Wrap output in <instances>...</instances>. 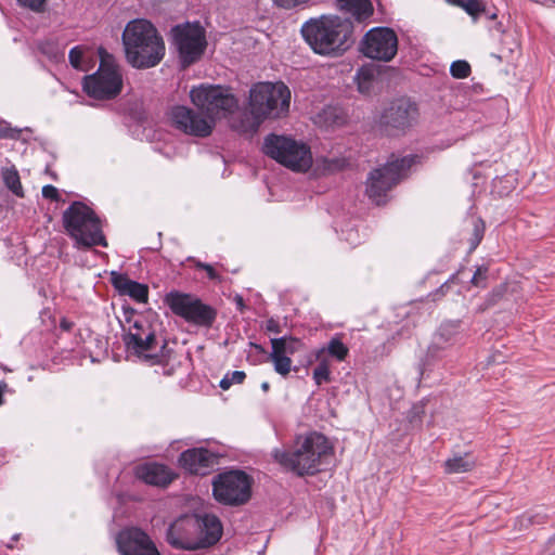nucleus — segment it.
Here are the masks:
<instances>
[{
  "instance_id": "4c0bfd02",
  "label": "nucleus",
  "mask_w": 555,
  "mask_h": 555,
  "mask_svg": "<svg viewBox=\"0 0 555 555\" xmlns=\"http://www.w3.org/2000/svg\"><path fill=\"white\" fill-rule=\"evenodd\" d=\"M20 130L10 128L5 122H0V138L16 139Z\"/></svg>"
},
{
  "instance_id": "5701e85b",
  "label": "nucleus",
  "mask_w": 555,
  "mask_h": 555,
  "mask_svg": "<svg viewBox=\"0 0 555 555\" xmlns=\"http://www.w3.org/2000/svg\"><path fill=\"white\" fill-rule=\"evenodd\" d=\"M459 332V321L443 322L435 336L434 343L428 347V357H435L439 350H442L447 346L451 345Z\"/></svg>"
},
{
  "instance_id": "79ce46f5",
  "label": "nucleus",
  "mask_w": 555,
  "mask_h": 555,
  "mask_svg": "<svg viewBox=\"0 0 555 555\" xmlns=\"http://www.w3.org/2000/svg\"><path fill=\"white\" fill-rule=\"evenodd\" d=\"M60 326L64 331H69L73 327V323L66 319H62Z\"/></svg>"
},
{
  "instance_id": "6ab92c4d",
  "label": "nucleus",
  "mask_w": 555,
  "mask_h": 555,
  "mask_svg": "<svg viewBox=\"0 0 555 555\" xmlns=\"http://www.w3.org/2000/svg\"><path fill=\"white\" fill-rule=\"evenodd\" d=\"M117 545L121 555H159L147 534L137 528L121 531Z\"/></svg>"
},
{
  "instance_id": "a18cd8bd",
  "label": "nucleus",
  "mask_w": 555,
  "mask_h": 555,
  "mask_svg": "<svg viewBox=\"0 0 555 555\" xmlns=\"http://www.w3.org/2000/svg\"><path fill=\"white\" fill-rule=\"evenodd\" d=\"M413 412H414L415 416L420 417L421 414L424 413L423 405H414Z\"/></svg>"
},
{
  "instance_id": "72a5a7b5",
  "label": "nucleus",
  "mask_w": 555,
  "mask_h": 555,
  "mask_svg": "<svg viewBox=\"0 0 555 555\" xmlns=\"http://www.w3.org/2000/svg\"><path fill=\"white\" fill-rule=\"evenodd\" d=\"M459 7L463 8L469 15L475 18L480 12L485 10L480 0H463Z\"/></svg>"
},
{
  "instance_id": "a211bd4d",
  "label": "nucleus",
  "mask_w": 555,
  "mask_h": 555,
  "mask_svg": "<svg viewBox=\"0 0 555 555\" xmlns=\"http://www.w3.org/2000/svg\"><path fill=\"white\" fill-rule=\"evenodd\" d=\"M270 360L273 363L274 371L281 376H287L292 371V359L291 356L298 352L304 348V344L300 339L284 336L280 338H272Z\"/></svg>"
},
{
  "instance_id": "de8ad7c7",
  "label": "nucleus",
  "mask_w": 555,
  "mask_h": 555,
  "mask_svg": "<svg viewBox=\"0 0 555 555\" xmlns=\"http://www.w3.org/2000/svg\"><path fill=\"white\" fill-rule=\"evenodd\" d=\"M235 301H236L238 308L242 310L244 308L243 298L241 296H236Z\"/></svg>"
},
{
  "instance_id": "58836bf2",
  "label": "nucleus",
  "mask_w": 555,
  "mask_h": 555,
  "mask_svg": "<svg viewBox=\"0 0 555 555\" xmlns=\"http://www.w3.org/2000/svg\"><path fill=\"white\" fill-rule=\"evenodd\" d=\"M278 7L284 9H292L297 5L306 3L308 0H272Z\"/></svg>"
},
{
  "instance_id": "dca6fc26",
  "label": "nucleus",
  "mask_w": 555,
  "mask_h": 555,
  "mask_svg": "<svg viewBox=\"0 0 555 555\" xmlns=\"http://www.w3.org/2000/svg\"><path fill=\"white\" fill-rule=\"evenodd\" d=\"M418 119V108L408 99L391 102L380 116V126L390 134H398L413 127Z\"/></svg>"
},
{
  "instance_id": "7ed1b4c3",
  "label": "nucleus",
  "mask_w": 555,
  "mask_h": 555,
  "mask_svg": "<svg viewBox=\"0 0 555 555\" xmlns=\"http://www.w3.org/2000/svg\"><path fill=\"white\" fill-rule=\"evenodd\" d=\"M221 534L222 526L215 515H185L169 527L167 541L176 548L197 550L217 543Z\"/></svg>"
},
{
  "instance_id": "393cba45",
  "label": "nucleus",
  "mask_w": 555,
  "mask_h": 555,
  "mask_svg": "<svg viewBox=\"0 0 555 555\" xmlns=\"http://www.w3.org/2000/svg\"><path fill=\"white\" fill-rule=\"evenodd\" d=\"M349 349L341 341L340 338L334 337L332 338L326 347H322L315 351V359L321 360L324 358L325 353H328L331 357L335 358L337 361H344L348 356Z\"/></svg>"
},
{
  "instance_id": "5fc2aeb1",
  "label": "nucleus",
  "mask_w": 555,
  "mask_h": 555,
  "mask_svg": "<svg viewBox=\"0 0 555 555\" xmlns=\"http://www.w3.org/2000/svg\"><path fill=\"white\" fill-rule=\"evenodd\" d=\"M496 30H498V31H501V33H503V31H504V30H503V28H502V24H501V23H499V24L496 25Z\"/></svg>"
},
{
  "instance_id": "b1692460",
  "label": "nucleus",
  "mask_w": 555,
  "mask_h": 555,
  "mask_svg": "<svg viewBox=\"0 0 555 555\" xmlns=\"http://www.w3.org/2000/svg\"><path fill=\"white\" fill-rule=\"evenodd\" d=\"M340 10L354 16L357 20H365L373 13L370 0H336Z\"/></svg>"
},
{
  "instance_id": "20e7f679",
  "label": "nucleus",
  "mask_w": 555,
  "mask_h": 555,
  "mask_svg": "<svg viewBox=\"0 0 555 555\" xmlns=\"http://www.w3.org/2000/svg\"><path fill=\"white\" fill-rule=\"evenodd\" d=\"M352 25L338 16H321L306 22L301 34L312 50L322 55H339L349 47Z\"/></svg>"
},
{
  "instance_id": "0eeeda50",
  "label": "nucleus",
  "mask_w": 555,
  "mask_h": 555,
  "mask_svg": "<svg viewBox=\"0 0 555 555\" xmlns=\"http://www.w3.org/2000/svg\"><path fill=\"white\" fill-rule=\"evenodd\" d=\"M266 155L297 172H306L312 165V155L307 144L289 137L271 134L263 143Z\"/></svg>"
},
{
  "instance_id": "ea45409f",
  "label": "nucleus",
  "mask_w": 555,
  "mask_h": 555,
  "mask_svg": "<svg viewBox=\"0 0 555 555\" xmlns=\"http://www.w3.org/2000/svg\"><path fill=\"white\" fill-rule=\"evenodd\" d=\"M42 196L44 198L57 201L59 199V190L51 184L44 185L42 188Z\"/></svg>"
},
{
  "instance_id": "6e6552de",
  "label": "nucleus",
  "mask_w": 555,
  "mask_h": 555,
  "mask_svg": "<svg viewBox=\"0 0 555 555\" xmlns=\"http://www.w3.org/2000/svg\"><path fill=\"white\" fill-rule=\"evenodd\" d=\"M127 350L139 360L150 365L160 364L164 353L158 351L164 348L156 340L155 331L152 324L143 317H138L129 326L124 337Z\"/></svg>"
},
{
  "instance_id": "473e14b6",
  "label": "nucleus",
  "mask_w": 555,
  "mask_h": 555,
  "mask_svg": "<svg viewBox=\"0 0 555 555\" xmlns=\"http://www.w3.org/2000/svg\"><path fill=\"white\" fill-rule=\"evenodd\" d=\"M246 375L243 371H233L228 373L221 380L220 387L224 390L229 389L233 384H241Z\"/></svg>"
},
{
  "instance_id": "2f4dec72",
  "label": "nucleus",
  "mask_w": 555,
  "mask_h": 555,
  "mask_svg": "<svg viewBox=\"0 0 555 555\" xmlns=\"http://www.w3.org/2000/svg\"><path fill=\"white\" fill-rule=\"evenodd\" d=\"M450 73L454 78H466L470 74V65L466 61H455L450 66Z\"/></svg>"
},
{
  "instance_id": "c03bdc74",
  "label": "nucleus",
  "mask_w": 555,
  "mask_h": 555,
  "mask_svg": "<svg viewBox=\"0 0 555 555\" xmlns=\"http://www.w3.org/2000/svg\"><path fill=\"white\" fill-rule=\"evenodd\" d=\"M18 539H20V534H18V533L14 534V535L11 538V541H10L9 543H7V544H5V546H7L8 548H13L14 543H15V542H17V541H18Z\"/></svg>"
},
{
  "instance_id": "1a4fd4ad",
  "label": "nucleus",
  "mask_w": 555,
  "mask_h": 555,
  "mask_svg": "<svg viewBox=\"0 0 555 555\" xmlns=\"http://www.w3.org/2000/svg\"><path fill=\"white\" fill-rule=\"evenodd\" d=\"M101 63L96 73L87 76L83 81V89L91 98L109 100L117 96L122 88V76L120 68L115 64L112 56L100 50Z\"/></svg>"
},
{
  "instance_id": "39448f33",
  "label": "nucleus",
  "mask_w": 555,
  "mask_h": 555,
  "mask_svg": "<svg viewBox=\"0 0 555 555\" xmlns=\"http://www.w3.org/2000/svg\"><path fill=\"white\" fill-rule=\"evenodd\" d=\"M63 225L78 247L107 246L100 219L81 202H74L63 212Z\"/></svg>"
},
{
  "instance_id": "7c9ffc66",
  "label": "nucleus",
  "mask_w": 555,
  "mask_h": 555,
  "mask_svg": "<svg viewBox=\"0 0 555 555\" xmlns=\"http://www.w3.org/2000/svg\"><path fill=\"white\" fill-rule=\"evenodd\" d=\"M69 63L79 70H87L85 62V50L81 47H74L68 54Z\"/></svg>"
},
{
  "instance_id": "aec40b11",
  "label": "nucleus",
  "mask_w": 555,
  "mask_h": 555,
  "mask_svg": "<svg viewBox=\"0 0 555 555\" xmlns=\"http://www.w3.org/2000/svg\"><path fill=\"white\" fill-rule=\"evenodd\" d=\"M217 463V455L205 448L189 449L179 457L181 467L195 475L209 474Z\"/></svg>"
},
{
  "instance_id": "c756f323",
  "label": "nucleus",
  "mask_w": 555,
  "mask_h": 555,
  "mask_svg": "<svg viewBox=\"0 0 555 555\" xmlns=\"http://www.w3.org/2000/svg\"><path fill=\"white\" fill-rule=\"evenodd\" d=\"M319 364L313 370V379L317 385H322L331 379L330 363L325 358L318 360Z\"/></svg>"
},
{
  "instance_id": "f03ea898",
  "label": "nucleus",
  "mask_w": 555,
  "mask_h": 555,
  "mask_svg": "<svg viewBox=\"0 0 555 555\" xmlns=\"http://www.w3.org/2000/svg\"><path fill=\"white\" fill-rule=\"evenodd\" d=\"M126 57L135 68L156 66L165 55V43L156 28L146 20H134L122 33Z\"/></svg>"
},
{
  "instance_id": "4d7b16f0",
  "label": "nucleus",
  "mask_w": 555,
  "mask_h": 555,
  "mask_svg": "<svg viewBox=\"0 0 555 555\" xmlns=\"http://www.w3.org/2000/svg\"><path fill=\"white\" fill-rule=\"evenodd\" d=\"M2 404H3V398H2V396H0V405H2Z\"/></svg>"
},
{
  "instance_id": "cd10ccee",
  "label": "nucleus",
  "mask_w": 555,
  "mask_h": 555,
  "mask_svg": "<svg viewBox=\"0 0 555 555\" xmlns=\"http://www.w3.org/2000/svg\"><path fill=\"white\" fill-rule=\"evenodd\" d=\"M375 75L376 72L371 66H362L358 69L356 80L358 83V90L361 93H369L371 91Z\"/></svg>"
},
{
  "instance_id": "9b49d317",
  "label": "nucleus",
  "mask_w": 555,
  "mask_h": 555,
  "mask_svg": "<svg viewBox=\"0 0 555 555\" xmlns=\"http://www.w3.org/2000/svg\"><path fill=\"white\" fill-rule=\"evenodd\" d=\"M192 103L205 112L207 118H215L233 112L237 101L227 88L221 86L201 85L191 90Z\"/></svg>"
},
{
  "instance_id": "2eb2a0df",
  "label": "nucleus",
  "mask_w": 555,
  "mask_h": 555,
  "mask_svg": "<svg viewBox=\"0 0 555 555\" xmlns=\"http://www.w3.org/2000/svg\"><path fill=\"white\" fill-rule=\"evenodd\" d=\"M361 51L366 57L388 62L397 54L398 37L390 28H372L362 39Z\"/></svg>"
},
{
  "instance_id": "c85d7f7f",
  "label": "nucleus",
  "mask_w": 555,
  "mask_h": 555,
  "mask_svg": "<svg viewBox=\"0 0 555 555\" xmlns=\"http://www.w3.org/2000/svg\"><path fill=\"white\" fill-rule=\"evenodd\" d=\"M2 178L5 186L15 195L23 196V188L20 180V175L14 167L5 168L2 170Z\"/></svg>"
},
{
  "instance_id": "423d86ee",
  "label": "nucleus",
  "mask_w": 555,
  "mask_h": 555,
  "mask_svg": "<svg viewBox=\"0 0 555 555\" xmlns=\"http://www.w3.org/2000/svg\"><path fill=\"white\" fill-rule=\"evenodd\" d=\"M291 91L283 82H258L249 91V111L257 121L287 114Z\"/></svg>"
},
{
  "instance_id": "f704fd0d",
  "label": "nucleus",
  "mask_w": 555,
  "mask_h": 555,
  "mask_svg": "<svg viewBox=\"0 0 555 555\" xmlns=\"http://www.w3.org/2000/svg\"><path fill=\"white\" fill-rule=\"evenodd\" d=\"M17 2L34 12H42L46 8L47 0H17Z\"/></svg>"
},
{
  "instance_id": "4468645a",
  "label": "nucleus",
  "mask_w": 555,
  "mask_h": 555,
  "mask_svg": "<svg viewBox=\"0 0 555 555\" xmlns=\"http://www.w3.org/2000/svg\"><path fill=\"white\" fill-rule=\"evenodd\" d=\"M215 499L227 505H240L250 496V480L240 470H231L217 476L212 482Z\"/></svg>"
},
{
  "instance_id": "13d9d810",
  "label": "nucleus",
  "mask_w": 555,
  "mask_h": 555,
  "mask_svg": "<svg viewBox=\"0 0 555 555\" xmlns=\"http://www.w3.org/2000/svg\"><path fill=\"white\" fill-rule=\"evenodd\" d=\"M446 286H447V284L441 285L440 291H442Z\"/></svg>"
},
{
  "instance_id": "603ef678",
  "label": "nucleus",
  "mask_w": 555,
  "mask_h": 555,
  "mask_svg": "<svg viewBox=\"0 0 555 555\" xmlns=\"http://www.w3.org/2000/svg\"><path fill=\"white\" fill-rule=\"evenodd\" d=\"M424 365H425V364H421V365H420V375H421V377H423L424 372H425Z\"/></svg>"
},
{
  "instance_id": "3c124183",
  "label": "nucleus",
  "mask_w": 555,
  "mask_h": 555,
  "mask_svg": "<svg viewBox=\"0 0 555 555\" xmlns=\"http://www.w3.org/2000/svg\"><path fill=\"white\" fill-rule=\"evenodd\" d=\"M52 59L57 60L60 56H63V53L54 52L50 55Z\"/></svg>"
},
{
  "instance_id": "8fccbe9b",
  "label": "nucleus",
  "mask_w": 555,
  "mask_h": 555,
  "mask_svg": "<svg viewBox=\"0 0 555 555\" xmlns=\"http://www.w3.org/2000/svg\"><path fill=\"white\" fill-rule=\"evenodd\" d=\"M269 388H270V385H269V383H268V382H263V383L261 384V389H262L263 391H268V390H269Z\"/></svg>"
},
{
  "instance_id": "c9c22d12",
  "label": "nucleus",
  "mask_w": 555,
  "mask_h": 555,
  "mask_svg": "<svg viewBox=\"0 0 555 555\" xmlns=\"http://www.w3.org/2000/svg\"><path fill=\"white\" fill-rule=\"evenodd\" d=\"M194 264L197 269L205 270L210 280L218 281V282L221 281L220 275L216 272L215 268L211 264H208V263H205V262H202L198 260L194 261Z\"/></svg>"
},
{
  "instance_id": "09e8293b",
  "label": "nucleus",
  "mask_w": 555,
  "mask_h": 555,
  "mask_svg": "<svg viewBox=\"0 0 555 555\" xmlns=\"http://www.w3.org/2000/svg\"><path fill=\"white\" fill-rule=\"evenodd\" d=\"M448 3L450 4H453V5H460V3H462L463 0H446Z\"/></svg>"
},
{
  "instance_id": "bb28decb",
  "label": "nucleus",
  "mask_w": 555,
  "mask_h": 555,
  "mask_svg": "<svg viewBox=\"0 0 555 555\" xmlns=\"http://www.w3.org/2000/svg\"><path fill=\"white\" fill-rule=\"evenodd\" d=\"M317 122L324 127H333L344 122L341 109L333 106L325 107L318 116Z\"/></svg>"
},
{
  "instance_id": "864d4df0",
  "label": "nucleus",
  "mask_w": 555,
  "mask_h": 555,
  "mask_svg": "<svg viewBox=\"0 0 555 555\" xmlns=\"http://www.w3.org/2000/svg\"><path fill=\"white\" fill-rule=\"evenodd\" d=\"M346 240L351 243V244H356V241L351 237V234H349Z\"/></svg>"
},
{
  "instance_id": "a19ab883",
  "label": "nucleus",
  "mask_w": 555,
  "mask_h": 555,
  "mask_svg": "<svg viewBox=\"0 0 555 555\" xmlns=\"http://www.w3.org/2000/svg\"><path fill=\"white\" fill-rule=\"evenodd\" d=\"M267 330H268L269 332L279 333V331H280V330H279V324H278L274 320H272V319H271V320H269V321L267 322Z\"/></svg>"
},
{
  "instance_id": "37998d69",
  "label": "nucleus",
  "mask_w": 555,
  "mask_h": 555,
  "mask_svg": "<svg viewBox=\"0 0 555 555\" xmlns=\"http://www.w3.org/2000/svg\"><path fill=\"white\" fill-rule=\"evenodd\" d=\"M520 529L527 528L531 519L529 517L522 516L519 518Z\"/></svg>"
},
{
  "instance_id": "4be33fe9",
  "label": "nucleus",
  "mask_w": 555,
  "mask_h": 555,
  "mask_svg": "<svg viewBox=\"0 0 555 555\" xmlns=\"http://www.w3.org/2000/svg\"><path fill=\"white\" fill-rule=\"evenodd\" d=\"M112 281L115 288L122 295H128L138 302H146L149 296L147 286L134 282L125 275L112 273Z\"/></svg>"
},
{
  "instance_id": "f257e3e1",
  "label": "nucleus",
  "mask_w": 555,
  "mask_h": 555,
  "mask_svg": "<svg viewBox=\"0 0 555 555\" xmlns=\"http://www.w3.org/2000/svg\"><path fill=\"white\" fill-rule=\"evenodd\" d=\"M331 451L332 447L326 437L312 431L296 438L293 452L275 449L272 456L284 468L304 476L321 470Z\"/></svg>"
},
{
  "instance_id": "49530a36",
  "label": "nucleus",
  "mask_w": 555,
  "mask_h": 555,
  "mask_svg": "<svg viewBox=\"0 0 555 555\" xmlns=\"http://www.w3.org/2000/svg\"><path fill=\"white\" fill-rule=\"evenodd\" d=\"M8 391V385L5 382L0 380V396L3 397L4 392Z\"/></svg>"
},
{
  "instance_id": "ddd939ff",
  "label": "nucleus",
  "mask_w": 555,
  "mask_h": 555,
  "mask_svg": "<svg viewBox=\"0 0 555 555\" xmlns=\"http://www.w3.org/2000/svg\"><path fill=\"white\" fill-rule=\"evenodd\" d=\"M165 300L175 314L189 323L209 327L216 319V311L192 295L172 292Z\"/></svg>"
},
{
  "instance_id": "412c9836",
  "label": "nucleus",
  "mask_w": 555,
  "mask_h": 555,
  "mask_svg": "<svg viewBox=\"0 0 555 555\" xmlns=\"http://www.w3.org/2000/svg\"><path fill=\"white\" fill-rule=\"evenodd\" d=\"M137 477L153 486L165 487L176 477L167 466L154 462L139 465L135 469Z\"/></svg>"
},
{
  "instance_id": "e433bc0d",
  "label": "nucleus",
  "mask_w": 555,
  "mask_h": 555,
  "mask_svg": "<svg viewBox=\"0 0 555 555\" xmlns=\"http://www.w3.org/2000/svg\"><path fill=\"white\" fill-rule=\"evenodd\" d=\"M487 272H488V269L486 267H479L474 276L472 278V283L475 285V286H483V282L487 278Z\"/></svg>"
},
{
  "instance_id": "f3484780",
  "label": "nucleus",
  "mask_w": 555,
  "mask_h": 555,
  "mask_svg": "<svg viewBox=\"0 0 555 555\" xmlns=\"http://www.w3.org/2000/svg\"><path fill=\"white\" fill-rule=\"evenodd\" d=\"M170 120L178 130L194 137H207L214 128V120L211 118L195 113L186 106L172 107Z\"/></svg>"
},
{
  "instance_id": "9d476101",
  "label": "nucleus",
  "mask_w": 555,
  "mask_h": 555,
  "mask_svg": "<svg viewBox=\"0 0 555 555\" xmlns=\"http://www.w3.org/2000/svg\"><path fill=\"white\" fill-rule=\"evenodd\" d=\"M414 163V157L405 156L388 162L382 168L373 170L366 181V194L377 205L385 203L387 192L391 190Z\"/></svg>"
},
{
  "instance_id": "6e6d98bb",
  "label": "nucleus",
  "mask_w": 555,
  "mask_h": 555,
  "mask_svg": "<svg viewBox=\"0 0 555 555\" xmlns=\"http://www.w3.org/2000/svg\"><path fill=\"white\" fill-rule=\"evenodd\" d=\"M488 17L490 20H495L496 18V14L495 13H491V14L488 15Z\"/></svg>"
},
{
  "instance_id": "f8f14e48",
  "label": "nucleus",
  "mask_w": 555,
  "mask_h": 555,
  "mask_svg": "<svg viewBox=\"0 0 555 555\" xmlns=\"http://www.w3.org/2000/svg\"><path fill=\"white\" fill-rule=\"evenodd\" d=\"M172 38L184 67L198 61L207 46L205 30L197 23L177 25L172 28Z\"/></svg>"
},
{
  "instance_id": "a878e982",
  "label": "nucleus",
  "mask_w": 555,
  "mask_h": 555,
  "mask_svg": "<svg viewBox=\"0 0 555 555\" xmlns=\"http://www.w3.org/2000/svg\"><path fill=\"white\" fill-rule=\"evenodd\" d=\"M475 460L469 455H456L444 462V470L448 474H462L475 467Z\"/></svg>"
}]
</instances>
